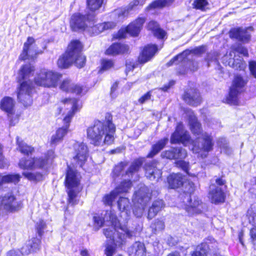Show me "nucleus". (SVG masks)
<instances>
[{"mask_svg":"<svg viewBox=\"0 0 256 256\" xmlns=\"http://www.w3.org/2000/svg\"><path fill=\"white\" fill-rule=\"evenodd\" d=\"M46 228V224L43 220H40L36 224L35 229L40 237L44 233V230Z\"/></svg>","mask_w":256,"mask_h":256,"instance_id":"4d7b16f0","label":"nucleus"},{"mask_svg":"<svg viewBox=\"0 0 256 256\" xmlns=\"http://www.w3.org/2000/svg\"><path fill=\"white\" fill-rule=\"evenodd\" d=\"M234 51L238 52V54H242L245 57H248L249 56L248 52V49L243 46H238L234 48Z\"/></svg>","mask_w":256,"mask_h":256,"instance_id":"e2e57ef3","label":"nucleus"},{"mask_svg":"<svg viewBox=\"0 0 256 256\" xmlns=\"http://www.w3.org/2000/svg\"><path fill=\"white\" fill-rule=\"evenodd\" d=\"M109 220L115 230L117 228L122 229L116 214L112 212L109 213Z\"/></svg>","mask_w":256,"mask_h":256,"instance_id":"864d4df0","label":"nucleus"},{"mask_svg":"<svg viewBox=\"0 0 256 256\" xmlns=\"http://www.w3.org/2000/svg\"><path fill=\"white\" fill-rule=\"evenodd\" d=\"M68 132V130L63 127L58 128L55 134L52 136L50 141V144L56 146L62 142Z\"/></svg>","mask_w":256,"mask_h":256,"instance_id":"2f4dec72","label":"nucleus"},{"mask_svg":"<svg viewBox=\"0 0 256 256\" xmlns=\"http://www.w3.org/2000/svg\"><path fill=\"white\" fill-rule=\"evenodd\" d=\"M42 240L40 238L33 237L28 240L20 249L22 256H28L32 253H36L41 248Z\"/></svg>","mask_w":256,"mask_h":256,"instance_id":"dca6fc26","label":"nucleus"},{"mask_svg":"<svg viewBox=\"0 0 256 256\" xmlns=\"http://www.w3.org/2000/svg\"><path fill=\"white\" fill-rule=\"evenodd\" d=\"M66 192L68 194L67 202L68 204L72 206H76L78 204L79 200L77 198L78 193L81 191L82 187L80 190L77 188H68Z\"/></svg>","mask_w":256,"mask_h":256,"instance_id":"473e14b6","label":"nucleus"},{"mask_svg":"<svg viewBox=\"0 0 256 256\" xmlns=\"http://www.w3.org/2000/svg\"><path fill=\"white\" fill-rule=\"evenodd\" d=\"M248 63L250 74L256 78V60H250Z\"/></svg>","mask_w":256,"mask_h":256,"instance_id":"052dcab7","label":"nucleus"},{"mask_svg":"<svg viewBox=\"0 0 256 256\" xmlns=\"http://www.w3.org/2000/svg\"><path fill=\"white\" fill-rule=\"evenodd\" d=\"M165 227L164 222L163 220L158 218L151 224L150 228L154 233L156 234L158 232L164 230Z\"/></svg>","mask_w":256,"mask_h":256,"instance_id":"49530a36","label":"nucleus"},{"mask_svg":"<svg viewBox=\"0 0 256 256\" xmlns=\"http://www.w3.org/2000/svg\"><path fill=\"white\" fill-rule=\"evenodd\" d=\"M22 176L30 181L38 182L44 180V175L40 172H24Z\"/></svg>","mask_w":256,"mask_h":256,"instance_id":"4c0bfd02","label":"nucleus"},{"mask_svg":"<svg viewBox=\"0 0 256 256\" xmlns=\"http://www.w3.org/2000/svg\"><path fill=\"white\" fill-rule=\"evenodd\" d=\"M115 62L112 59L104 58L100 60V65L98 69V73L102 74L114 68Z\"/></svg>","mask_w":256,"mask_h":256,"instance_id":"f704fd0d","label":"nucleus"},{"mask_svg":"<svg viewBox=\"0 0 256 256\" xmlns=\"http://www.w3.org/2000/svg\"><path fill=\"white\" fill-rule=\"evenodd\" d=\"M168 152L170 159L182 160L186 158L187 156L186 151L181 148H174Z\"/></svg>","mask_w":256,"mask_h":256,"instance_id":"72a5a7b5","label":"nucleus"},{"mask_svg":"<svg viewBox=\"0 0 256 256\" xmlns=\"http://www.w3.org/2000/svg\"><path fill=\"white\" fill-rule=\"evenodd\" d=\"M246 216L248 222L252 226L256 227V209L250 207L246 212Z\"/></svg>","mask_w":256,"mask_h":256,"instance_id":"8fccbe9b","label":"nucleus"},{"mask_svg":"<svg viewBox=\"0 0 256 256\" xmlns=\"http://www.w3.org/2000/svg\"><path fill=\"white\" fill-rule=\"evenodd\" d=\"M157 162L152 160L144 164V169L146 176L151 180L161 178L162 170L156 167Z\"/></svg>","mask_w":256,"mask_h":256,"instance_id":"412c9836","label":"nucleus"},{"mask_svg":"<svg viewBox=\"0 0 256 256\" xmlns=\"http://www.w3.org/2000/svg\"><path fill=\"white\" fill-rule=\"evenodd\" d=\"M160 26L158 22L155 20H152L148 22L146 24V28L148 30L151 31L152 33Z\"/></svg>","mask_w":256,"mask_h":256,"instance_id":"680f3d73","label":"nucleus"},{"mask_svg":"<svg viewBox=\"0 0 256 256\" xmlns=\"http://www.w3.org/2000/svg\"><path fill=\"white\" fill-rule=\"evenodd\" d=\"M114 232L110 228H104L103 230V234L107 238H110L112 242L116 241L114 240Z\"/></svg>","mask_w":256,"mask_h":256,"instance_id":"0e129e2a","label":"nucleus"},{"mask_svg":"<svg viewBox=\"0 0 256 256\" xmlns=\"http://www.w3.org/2000/svg\"><path fill=\"white\" fill-rule=\"evenodd\" d=\"M73 84L71 79L66 78L60 83L59 88L66 94H70Z\"/></svg>","mask_w":256,"mask_h":256,"instance_id":"ea45409f","label":"nucleus"},{"mask_svg":"<svg viewBox=\"0 0 256 256\" xmlns=\"http://www.w3.org/2000/svg\"><path fill=\"white\" fill-rule=\"evenodd\" d=\"M132 186V182L130 180H123L120 184L116 188L117 194L127 192L128 190Z\"/></svg>","mask_w":256,"mask_h":256,"instance_id":"c03bdc74","label":"nucleus"},{"mask_svg":"<svg viewBox=\"0 0 256 256\" xmlns=\"http://www.w3.org/2000/svg\"><path fill=\"white\" fill-rule=\"evenodd\" d=\"M112 119V114L106 112L104 121L95 120L93 124L88 128L86 137L91 144L100 146L102 142L108 145L114 142L116 128Z\"/></svg>","mask_w":256,"mask_h":256,"instance_id":"f257e3e1","label":"nucleus"},{"mask_svg":"<svg viewBox=\"0 0 256 256\" xmlns=\"http://www.w3.org/2000/svg\"><path fill=\"white\" fill-rule=\"evenodd\" d=\"M190 188L188 191H183L180 193L179 198L183 204L184 210L190 216L200 214L204 209V204L198 196L191 198L194 190L193 182L189 183Z\"/></svg>","mask_w":256,"mask_h":256,"instance_id":"20e7f679","label":"nucleus"},{"mask_svg":"<svg viewBox=\"0 0 256 256\" xmlns=\"http://www.w3.org/2000/svg\"><path fill=\"white\" fill-rule=\"evenodd\" d=\"M228 34L231 39L244 44L249 42L251 38L250 34L248 32L247 28H242L241 27L230 28Z\"/></svg>","mask_w":256,"mask_h":256,"instance_id":"f3484780","label":"nucleus"},{"mask_svg":"<svg viewBox=\"0 0 256 256\" xmlns=\"http://www.w3.org/2000/svg\"><path fill=\"white\" fill-rule=\"evenodd\" d=\"M6 166V161L3 152V146L0 144V168H3Z\"/></svg>","mask_w":256,"mask_h":256,"instance_id":"338daca9","label":"nucleus"},{"mask_svg":"<svg viewBox=\"0 0 256 256\" xmlns=\"http://www.w3.org/2000/svg\"><path fill=\"white\" fill-rule=\"evenodd\" d=\"M79 110H70L67 114L65 116L62 120L64 126H62L64 129H66L68 131L70 123L72 121V118L74 116L75 114Z\"/></svg>","mask_w":256,"mask_h":256,"instance_id":"09e8293b","label":"nucleus"},{"mask_svg":"<svg viewBox=\"0 0 256 256\" xmlns=\"http://www.w3.org/2000/svg\"><path fill=\"white\" fill-rule=\"evenodd\" d=\"M134 256H146V249L144 244L140 242H136L131 248Z\"/></svg>","mask_w":256,"mask_h":256,"instance_id":"58836bf2","label":"nucleus"},{"mask_svg":"<svg viewBox=\"0 0 256 256\" xmlns=\"http://www.w3.org/2000/svg\"><path fill=\"white\" fill-rule=\"evenodd\" d=\"M103 3V0H86L87 8L91 12L98 10Z\"/></svg>","mask_w":256,"mask_h":256,"instance_id":"a18cd8bd","label":"nucleus"},{"mask_svg":"<svg viewBox=\"0 0 256 256\" xmlns=\"http://www.w3.org/2000/svg\"><path fill=\"white\" fill-rule=\"evenodd\" d=\"M35 68L30 64H22L18 70L20 80H23L20 84L17 90L18 101L22 105L27 107L32 102V94L35 92V88L31 80H24L32 76Z\"/></svg>","mask_w":256,"mask_h":256,"instance_id":"7ed1b4c3","label":"nucleus"},{"mask_svg":"<svg viewBox=\"0 0 256 256\" xmlns=\"http://www.w3.org/2000/svg\"><path fill=\"white\" fill-rule=\"evenodd\" d=\"M158 52V46L156 44H148L144 46L138 57L136 62L138 64L144 65L150 61Z\"/></svg>","mask_w":256,"mask_h":256,"instance_id":"4468645a","label":"nucleus"},{"mask_svg":"<svg viewBox=\"0 0 256 256\" xmlns=\"http://www.w3.org/2000/svg\"><path fill=\"white\" fill-rule=\"evenodd\" d=\"M151 91H148L138 98V102L140 104H143L146 101L150 100L151 98Z\"/></svg>","mask_w":256,"mask_h":256,"instance_id":"774afa93","label":"nucleus"},{"mask_svg":"<svg viewBox=\"0 0 256 256\" xmlns=\"http://www.w3.org/2000/svg\"><path fill=\"white\" fill-rule=\"evenodd\" d=\"M202 140L200 150L207 154L212 150L214 143L212 136L204 132L202 136Z\"/></svg>","mask_w":256,"mask_h":256,"instance_id":"bb28decb","label":"nucleus"},{"mask_svg":"<svg viewBox=\"0 0 256 256\" xmlns=\"http://www.w3.org/2000/svg\"><path fill=\"white\" fill-rule=\"evenodd\" d=\"M146 21V17H138L130 22L126 27L127 34L132 37L138 36L144 24Z\"/></svg>","mask_w":256,"mask_h":256,"instance_id":"aec40b11","label":"nucleus"},{"mask_svg":"<svg viewBox=\"0 0 256 256\" xmlns=\"http://www.w3.org/2000/svg\"><path fill=\"white\" fill-rule=\"evenodd\" d=\"M88 92L86 86L80 84L74 83L70 94L77 96L84 94Z\"/></svg>","mask_w":256,"mask_h":256,"instance_id":"37998d69","label":"nucleus"},{"mask_svg":"<svg viewBox=\"0 0 256 256\" xmlns=\"http://www.w3.org/2000/svg\"><path fill=\"white\" fill-rule=\"evenodd\" d=\"M96 22L94 14H84L80 12H75L70 16L69 24L71 30L73 32H84L88 28V24H94Z\"/></svg>","mask_w":256,"mask_h":256,"instance_id":"0eeeda50","label":"nucleus"},{"mask_svg":"<svg viewBox=\"0 0 256 256\" xmlns=\"http://www.w3.org/2000/svg\"><path fill=\"white\" fill-rule=\"evenodd\" d=\"M191 140V136L188 132L185 130L182 122L177 123L175 130L172 134L170 142L172 144H182L185 145Z\"/></svg>","mask_w":256,"mask_h":256,"instance_id":"9b49d317","label":"nucleus"},{"mask_svg":"<svg viewBox=\"0 0 256 256\" xmlns=\"http://www.w3.org/2000/svg\"><path fill=\"white\" fill-rule=\"evenodd\" d=\"M78 99L74 97L64 98L60 100V102L64 105L72 104L70 110H80L82 106L78 104Z\"/></svg>","mask_w":256,"mask_h":256,"instance_id":"c9c22d12","label":"nucleus"},{"mask_svg":"<svg viewBox=\"0 0 256 256\" xmlns=\"http://www.w3.org/2000/svg\"><path fill=\"white\" fill-rule=\"evenodd\" d=\"M164 204L162 200H154L152 206L149 208L148 214V218L152 220L158 213L164 207Z\"/></svg>","mask_w":256,"mask_h":256,"instance_id":"c85d7f7f","label":"nucleus"},{"mask_svg":"<svg viewBox=\"0 0 256 256\" xmlns=\"http://www.w3.org/2000/svg\"><path fill=\"white\" fill-rule=\"evenodd\" d=\"M118 208L120 211L127 210L130 206V202L128 198L120 197L117 202Z\"/></svg>","mask_w":256,"mask_h":256,"instance_id":"5fc2aeb1","label":"nucleus"},{"mask_svg":"<svg viewBox=\"0 0 256 256\" xmlns=\"http://www.w3.org/2000/svg\"><path fill=\"white\" fill-rule=\"evenodd\" d=\"M16 140L17 149L22 154L29 156L34 154L35 148L34 146L28 144L18 136L16 138Z\"/></svg>","mask_w":256,"mask_h":256,"instance_id":"393cba45","label":"nucleus"},{"mask_svg":"<svg viewBox=\"0 0 256 256\" xmlns=\"http://www.w3.org/2000/svg\"><path fill=\"white\" fill-rule=\"evenodd\" d=\"M144 158L140 157L135 159L128 169L126 171L124 175H132L134 172H137L142 166Z\"/></svg>","mask_w":256,"mask_h":256,"instance_id":"e433bc0d","label":"nucleus"},{"mask_svg":"<svg viewBox=\"0 0 256 256\" xmlns=\"http://www.w3.org/2000/svg\"><path fill=\"white\" fill-rule=\"evenodd\" d=\"M130 46L128 44L114 42L112 44L104 51V54L108 56H115L129 54Z\"/></svg>","mask_w":256,"mask_h":256,"instance_id":"2eb2a0df","label":"nucleus"},{"mask_svg":"<svg viewBox=\"0 0 256 256\" xmlns=\"http://www.w3.org/2000/svg\"><path fill=\"white\" fill-rule=\"evenodd\" d=\"M189 126L192 133L194 136H202L204 133L202 124L194 116H190Z\"/></svg>","mask_w":256,"mask_h":256,"instance_id":"a878e982","label":"nucleus"},{"mask_svg":"<svg viewBox=\"0 0 256 256\" xmlns=\"http://www.w3.org/2000/svg\"><path fill=\"white\" fill-rule=\"evenodd\" d=\"M75 155L73 157L76 164L79 167L83 168L88 157V148L83 142L78 144L74 149Z\"/></svg>","mask_w":256,"mask_h":256,"instance_id":"a211bd4d","label":"nucleus"},{"mask_svg":"<svg viewBox=\"0 0 256 256\" xmlns=\"http://www.w3.org/2000/svg\"><path fill=\"white\" fill-rule=\"evenodd\" d=\"M92 24V26L88 25V28L86 30L91 36H97L104 30H112L116 26V23L114 22H106L96 24H94V23Z\"/></svg>","mask_w":256,"mask_h":256,"instance_id":"6ab92c4d","label":"nucleus"},{"mask_svg":"<svg viewBox=\"0 0 256 256\" xmlns=\"http://www.w3.org/2000/svg\"><path fill=\"white\" fill-rule=\"evenodd\" d=\"M14 105V100L10 96H4L0 102V108L6 114L10 126H14L18 122L19 116L15 114Z\"/></svg>","mask_w":256,"mask_h":256,"instance_id":"1a4fd4ad","label":"nucleus"},{"mask_svg":"<svg viewBox=\"0 0 256 256\" xmlns=\"http://www.w3.org/2000/svg\"><path fill=\"white\" fill-rule=\"evenodd\" d=\"M19 174H8L2 176L3 184L6 183L16 184L20 180Z\"/></svg>","mask_w":256,"mask_h":256,"instance_id":"de8ad7c7","label":"nucleus"},{"mask_svg":"<svg viewBox=\"0 0 256 256\" xmlns=\"http://www.w3.org/2000/svg\"><path fill=\"white\" fill-rule=\"evenodd\" d=\"M206 50V46L205 45H201L190 50L186 49L182 52L183 54H185L186 56L192 54L196 56H201L204 54Z\"/></svg>","mask_w":256,"mask_h":256,"instance_id":"79ce46f5","label":"nucleus"},{"mask_svg":"<svg viewBox=\"0 0 256 256\" xmlns=\"http://www.w3.org/2000/svg\"><path fill=\"white\" fill-rule=\"evenodd\" d=\"M208 5V0H194L192 4V8L202 12L206 11Z\"/></svg>","mask_w":256,"mask_h":256,"instance_id":"a19ab883","label":"nucleus"},{"mask_svg":"<svg viewBox=\"0 0 256 256\" xmlns=\"http://www.w3.org/2000/svg\"><path fill=\"white\" fill-rule=\"evenodd\" d=\"M81 178L79 172L74 169L70 166H67L64 181V186L67 188H78L80 184Z\"/></svg>","mask_w":256,"mask_h":256,"instance_id":"ddd939ff","label":"nucleus"},{"mask_svg":"<svg viewBox=\"0 0 256 256\" xmlns=\"http://www.w3.org/2000/svg\"><path fill=\"white\" fill-rule=\"evenodd\" d=\"M62 76L61 73L52 70H42L34 78V84L45 88H55Z\"/></svg>","mask_w":256,"mask_h":256,"instance_id":"423d86ee","label":"nucleus"},{"mask_svg":"<svg viewBox=\"0 0 256 256\" xmlns=\"http://www.w3.org/2000/svg\"><path fill=\"white\" fill-rule=\"evenodd\" d=\"M168 142V138H164L158 140L156 143L153 144L151 150L146 156V158H152L157 154H158L165 146Z\"/></svg>","mask_w":256,"mask_h":256,"instance_id":"c756f323","label":"nucleus"},{"mask_svg":"<svg viewBox=\"0 0 256 256\" xmlns=\"http://www.w3.org/2000/svg\"><path fill=\"white\" fill-rule=\"evenodd\" d=\"M208 196L211 203L219 204L224 203L226 200V194L221 188L216 187L208 192Z\"/></svg>","mask_w":256,"mask_h":256,"instance_id":"5701e85b","label":"nucleus"},{"mask_svg":"<svg viewBox=\"0 0 256 256\" xmlns=\"http://www.w3.org/2000/svg\"><path fill=\"white\" fill-rule=\"evenodd\" d=\"M184 176L180 172L171 173L166 177V182L168 188L178 189L182 186L184 184Z\"/></svg>","mask_w":256,"mask_h":256,"instance_id":"4be33fe9","label":"nucleus"},{"mask_svg":"<svg viewBox=\"0 0 256 256\" xmlns=\"http://www.w3.org/2000/svg\"><path fill=\"white\" fill-rule=\"evenodd\" d=\"M218 250L217 240L212 236H208L196 246L190 252V256H208L211 252L215 255Z\"/></svg>","mask_w":256,"mask_h":256,"instance_id":"6e6552de","label":"nucleus"},{"mask_svg":"<svg viewBox=\"0 0 256 256\" xmlns=\"http://www.w3.org/2000/svg\"><path fill=\"white\" fill-rule=\"evenodd\" d=\"M241 92L230 88L228 94L226 96L223 102L230 106H237L240 105L238 95Z\"/></svg>","mask_w":256,"mask_h":256,"instance_id":"cd10ccee","label":"nucleus"},{"mask_svg":"<svg viewBox=\"0 0 256 256\" xmlns=\"http://www.w3.org/2000/svg\"><path fill=\"white\" fill-rule=\"evenodd\" d=\"M128 164V162H120L117 165L115 166L112 171L114 176L115 178L118 177Z\"/></svg>","mask_w":256,"mask_h":256,"instance_id":"6e6d98bb","label":"nucleus"},{"mask_svg":"<svg viewBox=\"0 0 256 256\" xmlns=\"http://www.w3.org/2000/svg\"><path fill=\"white\" fill-rule=\"evenodd\" d=\"M154 1L158 8H163L166 6L168 4H170L174 2V0H154Z\"/></svg>","mask_w":256,"mask_h":256,"instance_id":"69168bd1","label":"nucleus"},{"mask_svg":"<svg viewBox=\"0 0 256 256\" xmlns=\"http://www.w3.org/2000/svg\"><path fill=\"white\" fill-rule=\"evenodd\" d=\"M118 240L112 242V244H106V248L104 250V253L106 256H112L116 252L117 246L122 247L125 243L124 234L118 233Z\"/></svg>","mask_w":256,"mask_h":256,"instance_id":"b1692460","label":"nucleus"},{"mask_svg":"<svg viewBox=\"0 0 256 256\" xmlns=\"http://www.w3.org/2000/svg\"><path fill=\"white\" fill-rule=\"evenodd\" d=\"M247 82V80H244L242 76L240 74L235 75L230 88L242 92V88L245 86Z\"/></svg>","mask_w":256,"mask_h":256,"instance_id":"7c9ffc66","label":"nucleus"},{"mask_svg":"<svg viewBox=\"0 0 256 256\" xmlns=\"http://www.w3.org/2000/svg\"><path fill=\"white\" fill-rule=\"evenodd\" d=\"M152 34L155 37L160 40L163 39L166 36V32L160 26L156 28Z\"/></svg>","mask_w":256,"mask_h":256,"instance_id":"bf43d9fd","label":"nucleus"},{"mask_svg":"<svg viewBox=\"0 0 256 256\" xmlns=\"http://www.w3.org/2000/svg\"><path fill=\"white\" fill-rule=\"evenodd\" d=\"M84 44L78 39L70 41L64 53L57 60L56 64L60 69H66L72 65L78 68H84L86 62V56L83 53Z\"/></svg>","mask_w":256,"mask_h":256,"instance_id":"f03ea898","label":"nucleus"},{"mask_svg":"<svg viewBox=\"0 0 256 256\" xmlns=\"http://www.w3.org/2000/svg\"><path fill=\"white\" fill-rule=\"evenodd\" d=\"M36 40L32 36H28L26 41L24 44L22 50L20 52L18 60L20 61L26 60H34L37 58L38 54L42 52L38 50H32L31 46L34 44Z\"/></svg>","mask_w":256,"mask_h":256,"instance_id":"f8f14e48","label":"nucleus"},{"mask_svg":"<svg viewBox=\"0 0 256 256\" xmlns=\"http://www.w3.org/2000/svg\"><path fill=\"white\" fill-rule=\"evenodd\" d=\"M93 222L94 224L99 229L104 226L105 220L102 215L96 214L93 216Z\"/></svg>","mask_w":256,"mask_h":256,"instance_id":"13d9d810","label":"nucleus"},{"mask_svg":"<svg viewBox=\"0 0 256 256\" xmlns=\"http://www.w3.org/2000/svg\"><path fill=\"white\" fill-rule=\"evenodd\" d=\"M181 98L186 104L194 107L200 105L202 102V98L200 90L194 86H190L185 89Z\"/></svg>","mask_w":256,"mask_h":256,"instance_id":"9d476101","label":"nucleus"},{"mask_svg":"<svg viewBox=\"0 0 256 256\" xmlns=\"http://www.w3.org/2000/svg\"><path fill=\"white\" fill-rule=\"evenodd\" d=\"M175 166L178 168L182 170L187 174L190 175L189 172L190 164L182 160H177L174 162Z\"/></svg>","mask_w":256,"mask_h":256,"instance_id":"603ef678","label":"nucleus"},{"mask_svg":"<svg viewBox=\"0 0 256 256\" xmlns=\"http://www.w3.org/2000/svg\"><path fill=\"white\" fill-rule=\"evenodd\" d=\"M118 195L116 192L111 191L110 194H106L102 198V201L105 205L112 206V202Z\"/></svg>","mask_w":256,"mask_h":256,"instance_id":"3c124183","label":"nucleus"},{"mask_svg":"<svg viewBox=\"0 0 256 256\" xmlns=\"http://www.w3.org/2000/svg\"><path fill=\"white\" fill-rule=\"evenodd\" d=\"M54 158L52 151H48L44 156L22 158L20 160L18 165L24 170H44L52 164Z\"/></svg>","mask_w":256,"mask_h":256,"instance_id":"39448f33","label":"nucleus"}]
</instances>
